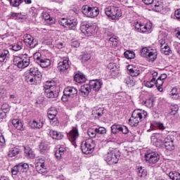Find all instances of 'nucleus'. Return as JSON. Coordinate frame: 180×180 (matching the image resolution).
<instances>
[{
  "instance_id": "obj_5",
  "label": "nucleus",
  "mask_w": 180,
  "mask_h": 180,
  "mask_svg": "<svg viewBox=\"0 0 180 180\" xmlns=\"http://www.w3.org/2000/svg\"><path fill=\"white\" fill-rule=\"evenodd\" d=\"M82 12L87 18H96L99 15V8L85 5L82 7Z\"/></svg>"
},
{
  "instance_id": "obj_36",
  "label": "nucleus",
  "mask_w": 180,
  "mask_h": 180,
  "mask_svg": "<svg viewBox=\"0 0 180 180\" xmlns=\"http://www.w3.org/2000/svg\"><path fill=\"white\" fill-rule=\"evenodd\" d=\"M125 58H128V60H131L136 57V54L131 51H127L124 53Z\"/></svg>"
},
{
  "instance_id": "obj_30",
  "label": "nucleus",
  "mask_w": 180,
  "mask_h": 180,
  "mask_svg": "<svg viewBox=\"0 0 180 180\" xmlns=\"http://www.w3.org/2000/svg\"><path fill=\"white\" fill-rule=\"evenodd\" d=\"M137 174L140 178H146L147 176V170L143 169V167H139L137 169Z\"/></svg>"
},
{
  "instance_id": "obj_46",
  "label": "nucleus",
  "mask_w": 180,
  "mask_h": 180,
  "mask_svg": "<svg viewBox=\"0 0 180 180\" xmlns=\"http://www.w3.org/2000/svg\"><path fill=\"white\" fill-rule=\"evenodd\" d=\"M42 18L45 20H50V22H51V20H52L51 17L50 16V14H49V13H47V12H44L42 13Z\"/></svg>"
},
{
  "instance_id": "obj_56",
  "label": "nucleus",
  "mask_w": 180,
  "mask_h": 180,
  "mask_svg": "<svg viewBox=\"0 0 180 180\" xmlns=\"http://www.w3.org/2000/svg\"><path fill=\"white\" fill-rule=\"evenodd\" d=\"M63 153H61V152H59L58 150H56L55 153V155L56 158H57V160H60L61 158V157H63Z\"/></svg>"
},
{
  "instance_id": "obj_51",
  "label": "nucleus",
  "mask_w": 180,
  "mask_h": 180,
  "mask_svg": "<svg viewBox=\"0 0 180 180\" xmlns=\"http://www.w3.org/2000/svg\"><path fill=\"white\" fill-rule=\"evenodd\" d=\"M120 131H122V133H123V134H127V133H129V129L127 128L126 126L120 127Z\"/></svg>"
},
{
  "instance_id": "obj_15",
  "label": "nucleus",
  "mask_w": 180,
  "mask_h": 180,
  "mask_svg": "<svg viewBox=\"0 0 180 180\" xmlns=\"http://www.w3.org/2000/svg\"><path fill=\"white\" fill-rule=\"evenodd\" d=\"M24 42L32 49H34V47L37 46V41H36V39H34L30 34L24 35Z\"/></svg>"
},
{
  "instance_id": "obj_26",
  "label": "nucleus",
  "mask_w": 180,
  "mask_h": 180,
  "mask_svg": "<svg viewBox=\"0 0 180 180\" xmlns=\"http://www.w3.org/2000/svg\"><path fill=\"white\" fill-rule=\"evenodd\" d=\"M17 167H18L20 172H27V171H29V165L27 163H19L17 165Z\"/></svg>"
},
{
  "instance_id": "obj_8",
  "label": "nucleus",
  "mask_w": 180,
  "mask_h": 180,
  "mask_svg": "<svg viewBox=\"0 0 180 180\" xmlns=\"http://www.w3.org/2000/svg\"><path fill=\"white\" fill-rule=\"evenodd\" d=\"M13 64L18 68H26L30 64V59L29 58H22L19 56H15L13 58Z\"/></svg>"
},
{
  "instance_id": "obj_17",
  "label": "nucleus",
  "mask_w": 180,
  "mask_h": 180,
  "mask_svg": "<svg viewBox=\"0 0 180 180\" xmlns=\"http://www.w3.org/2000/svg\"><path fill=\"white\" fill-rule=\"evenodd\" d=\"M89 85L93 91H95V92H98V91L102 88V83L96 80L90 81Z\"/></svg>"
},
{
  "instance_id": "obj_13",
  "label": "nucleus",
  "mask_w": 180,
  "mask_h": 180,
  "mask_svg": "<svg viewBox=\"0 0 180 180\" xmlns=\"http://www.w3.org/2000/svg\"><path fill=\"white\" fill-rule=\"evenodd\" d=\"M70 141H71L72 146L77 147V143L75 141L79 137V132H78V128L77 127H73L72 130L68 134Z\"/></svg>"
},
{
  "instance_id": "obj_62",
  "label": "nucleus",
  "mask_w": 180,
  "mask_h": 180,
  "mask_svg": "<svg viewBox=\"0 0 180 180\" xmlns=\"http://www.w3.org/2000/svg\"><path fill=\"white\" fill-rule=\"evenodd\" d=\"M1 110H3L4 112H5V110H9V105H8V104H4L1 106Z\"/></svg>"
},
{
  "instance_id": "obj_23",
  "label": "nucleus",
  "mask_w": 180,
  "mask_h": 180,
  "mask_svg": "<svg viewBox=\"0 0 180 180\" xmlns=\"http://www.w3.org/2000/svg\"><path fill=\"white\" fill-rule=\"evenodd\" d=\"M30 126L32 129H41L43 127V122H37L36 120L30 121Z\"/></svg>"
},
{
  "instance_id": "obj_14",
  "label": "nucleus",
  "mask_w": 180,
  "mask_h": 180,
  "mask_svg": "<svg viewBox=\"0 0 180 180\" xmlns=\"http://www.w3.org/2000/svg\"><path fill=\"white\" fill-rule=\"evenodd\" d=\"M80 30L86 36H91L92 33L95 32V27L89 24L83 25H81Z\"/></svg>"
},
{
  "instance_id": "obj_53",
  "label": "nucleus",
  "mask_w": 180,
  "mask_h": 180,
  "mask_svg": "<svg viewBox=\"0 0 180 180\" xmlns=\"http://www.w3.org/2000/svg\"><path fill=\"white\" fill-rule=\"evenodd\" d=\"M153 78L151 79V82H155V79H157V77H158V72H153L152 73Z\"/></svg>"
},
{
  "instance_id": "obj_29",
  "label": "nucleus",
  "mask_w": 180,
  "mask_h": 180,
  "mask_svg": "<svg viewBox=\"0 0 180 180\" xmlns=\"http://www.w3.org/2000/svg\"><path fill=\"white\" fill-rule=\"evenodd\" d=\"M165 147L166 150H168L169 151H172V150L175 148V146L174 145V141L170 140L169 141H165Z\"/></svg>"
},
{
  "instance_id": "obj_63",
  "label": "nucleus",
  "mask_w": 180,
  "mask_h": 180,
  "mask_svg": "<svg viewBox=\"0 0 180 180\" xmlns=\"http://www.w3.org/2000/svg\"><path fill=\"white\" fill-rule=\"evenodd\" d=\"M167 75L165 73L162 74L158 78L161 79L162 81H164V79H167Z\"/></svg>"
},
{
  "instance_id": "obj_61",
  "label": "nucleus",
  "mask_w": 180,
  "mask_h": 180,
  "mask_svg": "<svg viewBox=\"0 0 180 180\" xmlns=\"http://www.w3.org/2000/svg\"><path fill=\"white\" fill-rule=\"evenodd\" d=\"M20 121L18 119H14L11 120L12 124L15 127V126L20 122Z\"/></svg>"
},
{
  "instance_id": "obj_58",
  "label": "nucleus",
  "mask_w": 180,
  "mask_h": 180,
  "mask_svg": "<svg viewBox=\"0 0 180 180\" xmlns=\"http://www.w3.org/2000/svg\"><path fill=\"white\" fill-rule=\"evenodd\" d=\"M6 117V112L4 110H0V119H4Z\"/></svg>"
},
{
  "instance_id": "obj_24",
  "label": "nucleus",
  "mask_w": 180,
  "mask_h": 180,
  "mask_svg": "<svg viewBox=\"0 0 180 180\" xmlns=\"http://www.w3.org/2000/svg\"><path fill=\"white\" fill-rule=\"evenodd\" d=\"M91 86L89 84H84L82 86L81 89L79 90L82 94L88 96L89 95V92H91Z\"/></svg>"
},
{
  "instance_id": "obj_21",
  "label": "nucleus",
  "mask_w": 180,
  "mask_h": 180,
  "mask_svg": "<svg viewBox=\"0 0 180 180\" xmlns=\"http://www.w3.org/2000/svg\"><path fill=\"white\" fill-rule=\"evenodd\" d=\"M49 134L54 140H61L63 137V134L57 131L51 130L50 131Z\"/></svg>"
},
{
  "instance_id": "obj_16",
  "label": "nucleus",
  "mask_w": 180,
  "mask_h": 180,
  "mask_svg": "<svg viewBox=\"0 0 180 180\" xmlns=\"http://www.w3.org/2000/svg\"><path fill=\"white\" fill-rule=\"evenodd\" d=\"M65 95L68 96V98H75L78 95V90L72 86H68L64 89Z\"/></svg>"
},
{
  "instance_id": "obj_19",
  "label": "nucleus",
  "mask_w": 180,
  "mask_h": 180,
  "mask_svg": "<svg viewBox=\"0 0 180 180\" xmlns=\"http://www.w3.org/2000/svg\"><path fill=\"white\" fill-rule=\"evenodd\" d=\"M30 75L35 78H37L38 79H41V77H43L41 72L39 71V69L37 68H31L30 69Z\"/></svg>"
},
{
  "instance_id": "obj_41",
  "label": "nucleus",
  "mask_w": 180,
  "mask_h": 180,
  "mask_svg": "<svg viewBox=\"0 0 180 180\" xmlns=\"http://www.w3.org/2000/svg\"><path fill=\"white\" fill-rule=\"evenodd\" d=\"M111 131L113 134H116L117 131H120V125L114 124L111 127Z\"/></svg>"
},
{
  "instance_id": "obj_28",
  "label": "nucleus",
  "mask_w": 180,
  "mask_h": 180,
  "mask_svg": "<svg viewBox=\"0 0 180 180\" xmlns=\"http://www.w3.org/2000/svg\"><path fill=\"white\" fill-rule=\"evenodd\" d=\"M155 9L156 12H161L164 9V2H162V0H158L155 4Z\"/></svg>"
},
{
  "instance_id": "obj_60",
  "label": "nucleus",
  "mask_w": 180,
  "mask_h": 180,
  "mask_svg": "<svg viewBox=\"0 0 180 180\" xmlns=\"http://www.w3.org/2000/svg\"><path fill=\"white\" fill-rule=\"evenodd\" d=\"M142 2H143L145 5H151V4L154 2V0H142Z\"/></svg>"
},
{
  "instance_id": "obj_47",
  "label": "nucleus",
  "mask_w": 180,
  "mask_h": 180,
  "mask_svg": "<svg viewBox=\"0 0 180 180\" xmlns=\"http://www.w3.org/2000/svg\"><path fill=\"white\" fill-rule=\"evenodd\" d=\"M136 29H138V30H142V32H144V30H147V26L141 25V23L139 24L138 23L136 25Z\"/></svg>"
},
{
  "instance_id": "obj_7",
  "label": "nucleus",
  "mask_w": 180,
  "mask_h": 180,
  "mask_svg": "<svg viewBox=\"0 0 180 180\" xmlns=\"http://www.w3.org/2000/svg\"><path fill=\"white\" fill-rule=\"evenodd\" d=\"M94 148L95 144H94L91 140H87L82 143L81 150L83 154H92Z\"/></svg>"
},
{
  "instance_id": "obj_34",
  "label": "nucleus",
  "mask_w": 180,
  "mask_h": 180,
  "mask_svg": "<svg viewBox=\"0 0 180 180\" xmlns=\"http://www.w3.org/2000/svg\"><path fill=\"white\" fill-rule=\"evenodd\" d=\"M8 56H9V51L5 50L0 53V63H4L6 60Z\"/></svg>"
},
{
  "instance_id": "obj_20",
  "label": "nucleus",
  "mask_w": 180,
  "mask_h": 180,
  "mask_svg": "<svg viewBox=\"0 0 180 180\" xmlns=\"http://www.w3.org/2000/svg\"><path fill=\"white\" fill-rule=\"evenodd\" d=\"M20 153V149L18 148H12L8 150L7 155L10 158H12V157H16V155H18V154H19Z\"/></svg>"
},
{
  "instance_id": "obj_55",
  "label": "nucleus",
  "mask_w": 180,
  "mask_h": 180,
  "mask_svg": "<svg viewBox=\"0 0 180 180\" xmlns=\"http://www.w3.org/2000/svg\"><path fill=\"white\" fill-rule=\"evenodd\" d=\"M68 96H67L65 94V91H63V96L61 98V100L63 101V102H68Z\"/></svg>"
},
{
  "instance_id": "obj_64",
  "label": "nucleus",
  "mask_w": 180,
  "mask_h": 180,
  "mask_svg": "<svg viewBox=\"0 0 180 180\" xmlns=\"http://www.w3.org/2000/svg\"><path fill=\"white\" fill-rule=\"evenodd\" d=\"M158 127L160 129V130H165V127H164V124L162 123H158Z\"/></svg>"
},
{
  "instance_id": "obj_40",
  "label": "nucleus",
  "mask_w": 180,
  "mask_h": 180,
  "mask_svg": "<svg viewBox=\"0 0 180 180\" xmlns=\"http://www.w3.org/2000/svg\"><path fill=\"white\" fill-rule=\"evenodd\" d=\"M129 74L131 77H139L140 75V70L137 68H134V70Z\"/></svg>"
},
{
  "instance_id": "obj_11",
  "label": "nucleus",
  "mask_w": 180,
  "mask_h": 180,
  "mask_svg": "<svg viewBox=\"0 0 180 180\" xmlns=\"http://www.w3.org/2000/svg\"><path fill=\"white\" fill-rule=\"evenodd\" d=\"M57 109L56 108L51 107L48 110V117L50 120V123L52 126H58V120L56 117L57 116Z\"/></svg>"
},
{
  "instance_id": "obj_1",
  "label": "nucleus",
  "mask_w": 180,
  "mask_h": 180,
  "mask_svg": "<svg viewBox=\"0 0 180 180\" xmlns=\"http://www.w3.org/2000/svg\"><path fill=\"white\" fill-rule=\"evenodd\" d=\"M147 112L139 111V110H134L132 112L131 117L129 120V124L132 127H136L143 120L147 117Z\"/></svg>"
},
{
  "instance_id": "obj_6",
  "label": "nucleus",
  "mask_w": 180,
  "mask_h": 180,
  "mask_svg": "<svg viewBox=\"0 0 180 180\" xmlns=\"http://www.w3.org/2000/svg\"><path fill=\"white\" fill-rule=\"evenodd\" d=\"M105 13L112 20H116L122 16V11L117 7H108L105 9Z\"/></svg>"
},
{
  "instance_id": "obj_3",
  "label": "nucleus",
  "mask_w": 180,
  "mask_h": 180,
  "mask_svg": "<svg viewBox=\"0 0 180 180\" xmlns=\"http://www.w3.org/2000/svg\"><path fill=\"white\" fill-rule=\"evenodd\" d=\"M140 54L141 57H145L147 58L148 61L153 63L157 60V50L155 49H148L147 47H143L141 49Z\"/></svg>"
},
{
  "instance_id": "obj_45",
  "label": "nucleus",
  "mask_w": 180,
  "mask_h": 180,
  "mask_svg": "<svg viewBox=\"0 0 180 180\" xmlns=\"http://www.w3.org/2000/svg\"><path fill=\"white\" fill-rule=\"evenodd\" d=\"M145 105L147 108H153V106H154V101L153 99H149L145 102Z\"/></svg>"
},
{
  "instance_id": "obj_31",
  "label": "nucleus",
  "mask_w": 180,
  "mask_h": 180,
  "mask_svg": "<svg viewBox=\"0 0 180 180\" xmlns=\"http://www.w3.org/2000/svg\"><path fill=\"white\" fill-rule=\"evenodd\" d=\"M164 84V80H161V79L158 78L156 81H155V85L158 88V90L160 92H162V85Z\"/></svg>"
},
{
  "instance_id": "obj_22",
  "label": "nucleus",
  "mask_w": 180,
  "mask_h": 180,
  "mask_svg": "<svg viewBox=\"0 0 180 180\" xmlns=\"http://www.w3.org/2000/svg\"><path fill=\"white\" fill-rule=\"evenodd\" d=\"M74 79L78 83L86 82V77L82 74H76L74 77Z\"/></svg>"
},
{
  "instance_id": "obj_52",
  "label": "nucleus",
  "mask_w": 180,
  "mask_h": 180,
  "mask_svg": "<svg viewBox=\"0 0 180 180\" xmlns=\"http://www.w3.org/2000/svg\"><path fill=\"white\" fill-rule=\"evenodd\" d=\"M153 82H151V80L146 82L145 83V86H146L147 88H153L154 84H153Z\"/></svg>"
},
{
  "instance_id": "obj_57",
  "label": "nucleus",
  "mask_w": 180,
  "mask_h": 180,
  "mask_svg": "<svg viewBox=\"0 0 180 180\" xmlns=\"http://www.w3.org/2000/svg\"><path fill=\"white\" fill-rule=\"evenodd\" d=\"M174 16L180 21V9H177L174 12Z\"/></svg>"
},
{
  "instance_id": "obj_54",
  "label": "nucleus",
  "mask_w": 180,
  "mask_h": 180,
  "mask_svg": "<svg viewBox=\"0 0 180 180\" xmlns=\"http://www.w3.org/2000/svg\"><path fill=\"white\" fill-rule=\"evenodd\" d=\"M108 41H110L111 43H117V38L116 37H111L108 39H107Z\"/></svg>"
},
{
  "instance_id": "obj_35",
  "label": "nucleus",
  "mask_w": 180,
  "mask_h": 180,
  "mask_svg": "<svg viewBox=\"0 0 180 180\" xmlns=\"http://www.w3.org/2000/svg\"><path fill=\"white\" fill-rule=\"evenodd\" d=\"M25 148V153L27 155V157H30V158H34V154H33V150H32V148L30 147H24Z\"/></svg>"
},
{
  "instance_id": "obj_10",
  "label": "nucleus",
  "mask_w": 180,
  "mask_h": 180,
  "mask_svg": "<svg viewBox=\"0 0 180 180\" xmlns=\"http://www.w3.org/2000/svg\"><path fill=\"white\" fill-rule=\"evenodd\" d=\"M40 57H41V53L39 52L34 54V58L40 67L42 68H47V67H50V65H51V61L50 59H41Z\"/></svg>"
},
{
  "instance_id": "obj_12",
  "label": "nucleus",
  "mask_w": 180,
  "mask_h": 180,
  "mask_svg": "<svg viewBox=\"0 0 180 180\" xmlns=\"http://www.w3.org/2000/svg\"><path fill=\"white\" fill-rule=\"evenodd\" d=\"M145 158L148 164H157L160 161V155L158 153L152 152L145 155Z\"/></svg>"
},
{
  "instance_id": "obj_27",
  "label": "nucleus",
  "mask_w": 180,
  "mask_h": 180,
  "mask_svg": "<svg viewBox=\"0 0 180 180\" xmlns=\"http://www.w3.org/2000/svg\"><path fill=\"white\" fill-rule=\"evenodd\" d=\"M124 82H125V84L129 88H131V86H134V85H136V81H134V79L133 78L130 77H127L124 79Z\"/></svg>"
},
{
  "instance_id": "obj_49",
  "label": "nucleus",
  "mask_w": 180,
  "mask_h": 180,
  "mask_svg": "<svg viewBox=\"0 0 180 180\" xmlns=\"http://www.w3.org/2000/svg\"><path fill=\"white\" fill-rule=\"evenodd\" d=\"M88 60H91V54L85 53L84 55H83V56L82 57V60L85 63L86 61H88Z\"/></svg>"
},
{
  "instance_id": "obj_38",
  "label": "nucleus",
  "mask_w": 180,
  "mask_h": 180,
  "mask_svg": "<svg viewBox=\"0 0 180 180\" xmlns=\"http://www.w3.org/2000/svg\"><path fill=\"white\" fill-rule=\"evenodd\" d=\"M22 2H23V0H11L10 1V4L11 6H14L15 8H18V6H19V5L22 4Z\"/></svg>"
},
{
  "instance_id": "obj_18",
  "label": "nucleus",
  "mask_w": 180,
  "mask_h": 180,
  "mask_svg": "<svg viewBox=\"0 0 180 180\" xmlns=\"http://www.w3.org/2000/svg\"><path fill=\"white\" fill-rule=\"evenodd\" d=\"M68 68H70V65L68 64V60H64L63 61L58 63V70L60 72H64V71H67Z\"/></svg>"
},
{
  "instance_id": "obj_42",
  "label": "nucleus",
  "mask_w": 180,
  "mask_h": 180,
  "mask_svg": "<svg viewBox=\"0 0 180 180\" xmlns=\"http://www.w3.org/2000/svg\"><path fill=\"white\" fill-rule=\"evenodd\" d=\"M96 133L97 134H106V129L103 127L96 128Z\"/></svg>"
},
{
  "instance_id": "obj_2",
  "label": "nucleus",
  "mask_w": 180,
  "mask_h": 180,
  "mask_svg": "<svg viewBox=\"0 0 180 180\" xmlns=\"http://www.w3.org/2000/svg\"><path fill=\"white\" fill-rule=\"evenodd\" d=\"M44 89L46 98L53 99L58 97V86L51 84V82H46L44 85Z\"/></svg>"
},
{
  "instance_id": "obj_44",
  "label": "nucleus",
  "mask_w": 180,
  "mask_h": 180,
  "mask_svg": "<svg viewBox=\"0 0 180 180\" xmlns=\"http://www.w3.org/2000/svg\"><path fill=\"white\" fill-rule=\"evenodd\" d=\"M96 129H95V130L94 131L93 129H89L88 131V135L89 136V137H91V138H95L96 137Z\"/></svg>"
},
{
  "instance_id": "obj_48",
  "label": "nucleus",
  "mask_w": 180,
  "mask_h": 180,
  "mask_svg": "<svg viewBox=\"0 0 180 180\" xmlns=\"http://www.w3.org/2000/svg\"><path fill=\"white\" fill-rule=\"evenodd\" d=\"M15 127V129H17V130H20L21 131H23V130H25V129L23 128V123H22V122L20 121L18 122Z\"/></svg>"
},
{
  "instance_id": "obj_37",
  "label": "nucleus",
  "mask_w": 180,
  "mask_h": 180,
  "mask_svg": "<svg viewBox=\"0 0 180 180\" xmlns=\"http://www.w3.org/2000/svg\"><path fill=\"white\" fill-rule=\"evenodd\" d=\"M39 150L41 153H46L49 150V145L44 142H41L39 145Z\"/></svg>"
},
{
  "instance_id": "obj_9",
  "label": "nucleus",
  "mask_w": 180,
  "mask_h": 180,
  "mask_svg": "<svg viewBox=\"0 0 180 180\" xmlns=\"http://www.w3.org/2000/svg\"><path fill=\"white\" fill-rule=\"evenodd\" d=\"M61 26L63 27H68L70 30H75L78 22L75 19H67V18H62V20L59 22Z\"/></svg>"
},
{
  "instance_id": "obj_25",
  "label": "nucleus",
  "mask_w": 180,
  "mask_h": 180,
  "mask_svg": "<svg viewBox=\"0 0 180 180\" xmlns=\"http://www.w3.org/2000/svg\"><path fill=\"white\" fill-rule=\"evenodd\" d=\"M151 143L153 146H155V147H160L161 146V144H162V140L158 139V136H153L151 137Z\"/></svg>"
},
{
  "instance_id": "obj_50",
  "label": "nucleus",
  "mask_w": 180,
  "mask_h": 180,
  "mask_svg": "<svg viewBox=\"0 0 180 180\" xmlns=\"http://www.w3.org/2000/svg\"><path fill=\"white\" fill-rule=\"evenodd\" d=\"M103 108H98L96 110V115H97V117H101L103 116Z\"/></svg>"
},
{
  "instance_id": "obj_4",
  "label": "nucleus",
  "mask_w": 180,
  "mask_h": 180,
  "mask_svg": "<svg viewBox=\"0 0 180 180\" xmlns=\"http://www.w3.org/2000/svg\"><path fill=\"white\" fill-rule=\"evenodd\" d=\"M104 158L109 165L117 164L119 158H120V152L119 150H111L105 155Z\"/></svg>"
},
{
  "instance_id": "obj_59",
  "label": "nucleus",
  "mask_w": 180,
  "mask_h": 180,
  "mask_svg": "<svg viewBox=\"0 0 180 180\" xmlns=\"http://www.w3.org/2000/svg\"><path fill=\"white\" fill-rule=\"evenodd\" d=\"M72 46L75 48L79 47V42L78 41H73L72 42Z\"/></svg>"
},
{
  "instance_id": "obj_33",
  "label": "nucleus",
  "mask_w": 180,
  "mask_h": 180,
  "mask_svg": "<svg viewBox=\"0 0 180 180\" xmlns=\"http://www.w3.org/2000/svg\"><path fill=\"white\" fill-rule=\"evenodd\" d=\"M161 49V52L165 54V56H169V53H171V49L169 48V46H162Z\"/></svg>"
},
{
  "instance_id": "obj_32",
  "label": "nucleus",
  "mask_w": 180,
  "mask_h": 180,
  "mask_svg": "<svg viewBox=\"0 0 180 180\" xmlns=\"http://www.w3.org/2000/svg\"><path fill=\"white\" fill-rule=\"evenodd\" d=\"M169 176L170 179L172 180H180V173H178L176 172H170L169 173Z\"/></svg>"
},
{
  "instance_id": "obj_43",
  "label": "nucleus",
  "mask_w": 180,
  "mask_h": 180,
  "mask_svg": "<svg viewBox=\"0 0 180 180\" xmlns=\"http://www.w3.org/2000/svg\"><path fill=\"white\" fill-rule=\"evenodd\" d=\"M18 172H20V170L19 169V167H18V165H16L11 169V173H12L13 175H18Z\"/></svg>"
},
{
  "instance_id": "obj_39",
  "label": "nucleus",
  "mask_w": 180,
  "mask_h": 180,
  "mask_svg": "<svg viewBox=\"0 0 180 180\" xmlns=\"http://www.w3.org/2000/svg\"><path fill=\"white\" fill-rule=\"evenodd\" d=\"M12 50L14 51H19V50H22V42H18L17 44L12 45Z\"/></svg>"
}]
</instances>
